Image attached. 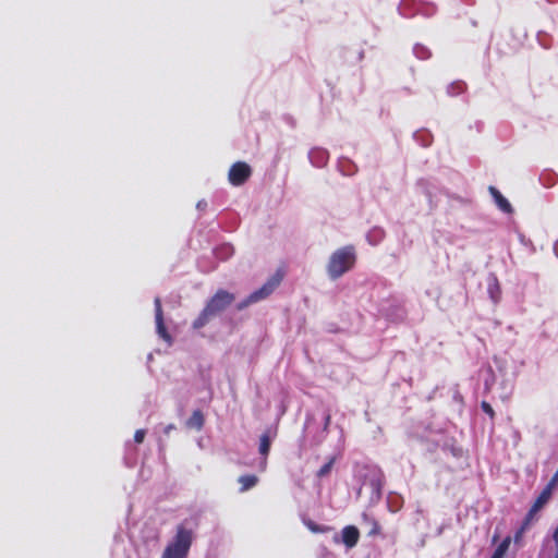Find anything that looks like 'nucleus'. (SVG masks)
Instances as JSON below:
<instances>
[{"label": "nucleus", "instance_id": "1", "mask_svg": "<svg viewBox=\"0 0 558 558\" xmlns=\"http://www.w3.org/2000/svg\"><path fill=\"white\" fill-rule=\"evenodd\" d=\"M234 295L226 290H218L207 302L198 317L193 322L194 329H201L215 316L222 313L234 301Z\"/></svg>", "mask_w": 558, "mask_h": 558}, {"label": "nucleus", "instance_id": "2", "mask_svg": "<svg viewBox=\"0 0 558 558\" xmlns=\"http://www.w3.org/2000/svg\"><path fill=\"white\" fill-rule=\"evenodd\" d=\"M356 255L353 246L348 245L335 251L327 265V274L330 279L340 278L349 271L355 264Z\"/></svg>", "mask_w": 558, "mask_h": 558}, {"label": "nucleus", "instance_id": "3", "mask_svg": "<svg viewBox=\"0 0 558 558\" xmlns=\"http://www.w3.org/2000/svg\"><path fill=\"white\" fill-rule=\"evenodd\" d=\"M193 541V532L184 526H178L172 542L165 548L161 558H186Z\"/></svg>", "mask_w": 558, "mask_h": 558}, {"label": "nucleus", "instance_id": "4", "mask_svg": "<svg viewBox=\"0 0 558 558\" xmlns=\"http://www.w3.org/2000/svg\"><path fill=\"white\" fill-rule=\"evenodd\" d=\"M282 275L276 272L259 289L252 292L246 299L238 303L236 308L242 311L247 306L267 299L281 283Z\"/></svg>", "mask_w": 558, "mask_h": 558}, {"label": "nucleus", "instance_id": "5", "mask_svg": "<svg viewBox=\"0 0 558 558\" xmlns=\"http://www.w3.org/2000/svg\"><path fill=\"white\" fill-rule=\"evenodd\" d=\"M282 275L276 272L259 289L252 292L246 299L238 303L236 308L242 311L247 306L267 299L281 283Z\"/></svg>", "mask_w": 558, "mask_h": 558}, {"label": "nucleus", "instance_id": "6", "mask_svg": "<svg viewBox=\"0 0 558 558\" xmlns=\"http://www.w3.org/2000/svg\"><path fill=\"white\" fill-rule=\"evenodd\" d=\"M252 174L251 167L243 161L233 163L229 170L228 178L232 185H242Z\"/></svg>", "mask_w": 558, "mask_h": 558}, {"label": "nucleus", "instance_id": "7", "mask_svg": "<svg viewBox=\"0 0 558 558\" xmlns=\"http://www.w3.org/2000/svg\"><path fill=\"white\" fill-rule=\"evenodd\" d=\"M155 320H156V331L158 336L165 340L169 345L172 343V338L170 333L167 331L165 323H163V314L161 308L160 298L155 299Z\"/></svg>", "mask_w": 558, "mask_h": 558}, {"label": "nucleus", "instance_id": "8", "mask_svg": "<svg viewBox=\"0 0 558 558\" xmlns=\"http://www.w3.org/2000/svg\"><path fill=\"white\" fill-rule=\"evenodd\" d=\"M272 439H274V437L270 435L269 432L264 433L259 438L258 452L262 456L258 461V465H257L259 471L266 470L267 456L269 453Z\"/></svg>", "mask_w": 558, "mask_h": 558}, {"label": "nucleus", "instance_id": "9", "mask_svg": "<svg viewBox=\"0 0 558 558\" xmlns=\"http://www.w3.org/2000/svg\"><path fill=\"white\" fill-rule=\"evenodd\" d=\"M554 488L547 485L543 492L539 494V496L536 498L535 502L531 507L527 515H526V522L531 521L534 515L549 501Z\"/></svg>", "mask_w": 558, "mask_h": 558}, {"label": "nucleus", "instance_id": "10", "mask_svg": "<svg viewBox=\"0 0 558 558\" xmlns=\"http://www.w3.org/2000/svg\"><path fill=\"white\" fill-rule=\"evenodd\" d=\"M308 160L316 168H323L329 160V153L322 147H314L308 151Z\"/></svg>", "mask_w": 558, "mask_h": 558}, {"label": "nucleus", "instance_id": "11", "mask_svg": "<svg viewBox=\"0 0 558 558\" xmlns=\"http://www.w3.org/2000/svg\"><path fill=\"white\" fill-rule=\"evenodd\" d=\"M487 293L494 304H497L501 298V289L497 277L489 274L487 277Z\"/></svg>", "mask_w": 558, "mask_h": 558}, {"label": "nucleus", "instance_id": "12", "mask_svg": "<svg viewBox=\"0 0 558 558\" xmlns=\"http://www.w3.org/2000/svg\"><path fill=\"white\" fill-rule=\"evenodd\" d=\"M488 191L496 204V206L506 214H512L513 209L509 201L495 187L489 186Z\"/></svg>", "mask_w": 558, "mask_h": 558}, {"label": "nucleus", "instance_id": "13", "mask_svg": "<svg viewBox=\"0 0 558 558\" xmlns=\"http://www.w3.org/2000/svg\"><path fill=\"white\" fill-rule=\"evenodd\" d=\"M359 537V530L353 525L345 526L341 532V542L348 548L354 547L357 544Z\"/></svg>", "mask_w": 558, "mask_h": 558}, {"label": "nucleus", "instance_id": "14", "mask_svg": "<svg viewBox=\"0 0 558 558\" xmlns=\"http://www.w3.org/2000/svg\"><path fill=\"white\" fill-rule=\"evenodd\" d=\"M204 425V416L201 411H194L191 417L186 422V426L190 428L201 429Z\"/></svg>", "mask_w": 558, "mask_h": 558}, {"label": "nucleus", "instance_id": "15", "mask_svg": "<svg viewBox=\"0 0 558 558\" xmlns=\"http://www.w3.org/2000/svg\"><path fill=\"white\" fill-rule=\"evenodd\" d=\"M258 482L257 476L255 475H243L240 476L239 483L241 484V492H246L253 488Z\"/></svg>", "mask_w": 558, "mask_h": 558}, {"label": "nucleus", "instance_id": "16", "mask_svg": "<svg viewBox=\"0 0 558 558\" xmlns=\"http://www.w3.org/2000/svg\"><path fill=\"white\" fill-rule=\"evenodd\" d=\"M385 232L380 228H373L367 233V241L372 245H377L384 239Z\"/></svg>", "mask_w": 558, "mask_h": 558}, {"label": "nucleus", "instance_id": "17", "mask_svg": "<svg viewBox=\"0 0 558 558\" xmlns=\"http://www.w3.org/2000/svg\"><path fill=\"white\" fill-rule=\"evenodd\" d=\"M234 253L233 247L230 244H222L221 246L217 247L215 251V254L217 258L219 259H228L231 257Z\"/></svg>", "mask_w": 558, "mask_h": 558}, {"label": "nucleus", "instance_id": "18", "mask_svg": "<svg viewBox=\"0 0 558 558\" xmlns=\"http://www.w3.org/2000/svg\"><path fill=\"white\" fill-rule=\"evenodd\" d=\"M363 519L369 526V531H368L369 536H375L380 533V526L374 518H371V517L364 514Z\"/></svg>", "mask_w": 558, "mask_h": 558}, {"label": "nucleus", "instance_id": "19", "mask_svg": "<svg viewBox=\"0 0 558 558\" xmlns=\"http://www.w3.org/2000/svg\"><path fill=\"white\" fill-rule=\"evenodd\" d=\"M510 543H511V538L510 536H507L505 539H502V542L498 545V547L495 549L494 551V556L496 557H499V558H504V556L506 555V553L508 551L509 549V546H510Z\"/></svg>", "mask_w": 558, "mask_h": 558}, {"label": "nucleus", "instance_id": "20", "mask_svg": "<svg viewBox=\"0 0 558 558\" xmlns=\"http://www.w3.org/2000/svg\"><path fill=\"white\" fill-rule=\"evenodd\" d=\"M413 52L421 60H426V59H428L430 57L429 49L427 47L423 46V45H420V44L414 46Z\"/></svg>", "mask_w": 558, "mask_h": 558}, {"label": "nucleus", "instance_id": "21", "mask_svg": "<svg viewBox=\"0 0 558 558\" xmlns=\"http://www.w3.org/2000/svg\"><path fill=\"white\" fill-rule=\"evenodd\" d=\"M335 463V459L331 458L327 463H325L318 471H317V477L324 478L328 476L332 470Z\"/></svg>", "mask_w": 558, "mask_h": 558}, {"label": "nucleus", "instance_id": "22", "mask_svg": "<svg viewBox=\"0 0 558 558\" xmlns=\"http://www.w3.org/2000/svg\"><path fill=\"white\" fill-rule=\"evenodd\" d=\"M414 136L423 146H429L432 143V136L427 132H416Z\"/></svg>", "mask_w": 558, "mask_h": 558}, {"label": "nucleus", "instance_id": "23", "mask_svg": "<svg viewBox=\"0 0 558 558\" xmlns=\"http://www.w3.org/2000/svg\"><path fill=\"white\" fill-rule=\"evenodd\" d=\"M464 89V84L461 82L452 83L448 86V94L451 96H457L461 94Z\"/></svg>", "mask_w": 558, "mask_h": 558}, {"label": "nucleus", "instance_id": "24", "mask_svg": "<svg viewBox=\"0 0 558 558\" xmlns=\"http://www.w3.org/2000/svg\"><path fill=\"white\" fill-rule=\"evenodd\" d=\"M418 12L423 15L429 16L435 13V7L432 4H421L418 8Z\"/></svg>", "mask_w": 558, "mask_h": 558}, {"label": "nucleus", "instance_id": "25", "mask_svg": "<svg viewBox=\"0 0 558 558\" xmlns=\"http://www.w3.org/2000/svg\"><path fill=\"white\" fill-rule=\"evenodd\" d=\"M371 485H372L373 492L379 495L380 494V489H381V475H380V473L377 474L376 478L372 480Z\"/></svg>", "mask_w": 558, "mask_h": 558}, {"label": "nucleus", "instance_id": "26", "mask_svg": "<svg viewBox=\"0 0 558 558\" xmlns=\"http://www.w3.org/2000/svg\"><path fill=\"white\" fill-rule=\"evenodd\" d=\"M307 527L312 531V532H315V533H320V532H325L327 529L326 527H323V526H318L316 525L315 523L313 522H307L306 523Z\"/></svg>", "mask_w": 558, "mask_h": 558}, {"label": "nucleus", "instance_id": "27", "mask_svg": "<svg viewBox=\"0 0 558 558\" xmlns=\"http://www.w3.org/2000/svg\"><path fill=\"white\" fill-rule=\"evenodd\" d=\"M145 435H146V432L145 429H137L135 432V435H134V440L137 442V444H141L143 442L144 438H145Z\"/></svg>", "mask_w": 558, "mask_h": 558}, {"label": "nucleus", "instance_id": "28", "mask_svg": "<svg viewBox=\"0 0 558 558\" xmlns=\"http://www.w3.org/2000/svg\"><path fill=\"white\" fill-rule=\"evenodd\" d=\"M481 407H482L483 411L485 413H487L490 417L494 416V410H493L492 405L488 402L483 401Z\"/></svg>", "mask_w": 558, "mask_h": 558}, {"label": "nucleus", "instance_id": "29", "mask_svg": "<svg viewBox=\"0 0 558 558\" xmlns=\"http://www.w3.org/2000/svg\"><path fill=\"white\" fill-rule=\"evenodd\" d=\"M547 485H549L553 488H555L558 485V469H557V472L554 474L553 478L550 480V482Z\"/></svg>", "mask_w": 558, "mask_h": 558}, {"label": "nucleus", "instance_id": "30", "mask_svg": "<svg viewBox=\"0 0 558 558\" xmlns=\"http://www.w3.org/2000/svg\"><path fill=\"white\" fill-rule=\"evenodd\" d=\"M553 539H554V542L556 544V551H557L558 550V526L554 531Z\"/></svg>", "mask_w": 558, "mask_h": 558}, {"label": "nucleus", "instance_id": "31", "mask_svg": "<svg viewBox=\"0 0 558 558\" xmlns=\"http://www.w3.org/2000/svg\"><path fill=\"white\" fill-rule=\"evenodd\" d=\"M174 428H175V427H174V425H173V424H169V425H167V426L165 427L163 432H165V434H167V435H168V434H169L172 429H174Z\"/></svg>", "mask_w": 558, "mask_h": 558}, {"label": "nucleus", "instance_id": "32", "mask_svg": "<svg viewBox=\"0 0 558 558\" xmlns=\"http://www.w3.org/2000/svg\"><path fill=\"white\" fill-rule=\"evenodd\" d=\"M206 206H207V203H206L205 201H199V202L197 203V208H198V209H201V210H203L204 208H206Z\"/></svg>", "mask_w": 558, "mask_h": 558}, {"label": "nucleus", "instance_id": "33", "mask_svg": "<svg viewBox=\"0 0 558 558\" xmlns=\"http://www.w3.org/2000/svg\"><path fill=\"white\" fill-rule=\"evenodd\" d=\"M555 252H556V255L558 256V242L555 244Z\"/></svg>", "mask_w": 558, "mask_h": 558}, {"label": "nucleus", "instance_id": "34", "mask_svg": "<svg viewBox=\"0 0 558 558\" xmlns=\"http://www.w3.org/2000/svg\"><path fill=\"white\" fill-rule=\"evenodd\" d=\"M485 386H486V388H489L490 383L488 381V379L485 380Z\"/></svg>", "mask_w": 558, "mask_h": 558}, {"label": "nucleus", "instance_id": "35", "mask_svg": "<svg viewBox=\"0 0 558 558\" xmlns=\"http://www.w3.org/2000/svg\"><path fill=\"white\" fill-rule=\"evenodd\" d=\"M329 421H330V416L328 415V416L326 417V420H325L326 425L329 423Z\"/></svg>", "mask_w": 558, "mask_h": 558}, {"label": "nucleus", "instance_id": "36", "mask_svg": "<svg viewBox=\"0 0 558 558\" xmlns=\"http://www.w3.org/2000/svg\"><path fill=\"white\" fill-rule=\"evenodd\" d=\"M340 539L338 536H335V542L338 543Z\"/></svg>", "mask_w": 558, "mask_h": 558}, {"label": "nucleus", "instance_id": "37", "mask_svg": "<svg viewBox=\"0 0 558 558\" xmlns=\"http://www.w3.org/2000/svg\"><path fill=\"white\" fill-rule=\"evenodd\" d=\"M519 537H520V533H518V534L515 535V541H518V539H519Z\"/></svg>", "mask_w": 558, "mask_h": 558}, {"label": "nucleus", "instance_id": "38", "mask_svg": "<svg viewBox=\"0 0 558 558\" xmlns=\"http://www.w3.org/2000/svg\"><path fill=\"white\" fill-rule=\"evenodd\" d=\"M492 558H499V557H496V556L493 555Z\"/></svg>", "mask_w": 558, "mask_h": 558}]
</instances>
